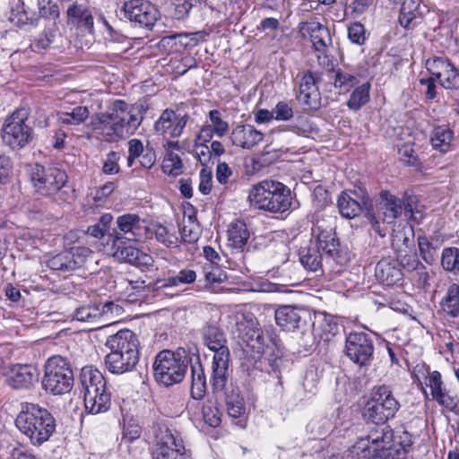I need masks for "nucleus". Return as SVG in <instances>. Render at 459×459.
<instances>
[{"mask_svg":"<svg viewBox=\"0 0 459 459\" xmlns=\"http://www.w3.org/2000/svg\"><path fill=\"white\" fill-rule=\"evenodd\" d=\"M112 241V255L120 262L129 263L137 266L151 265L152 258L140 251L134 241L126 240L123 236L110 235Z\"/></svg>","mask_w":459,"mask_h":459,"instance_id":"2eb2a0df","label":"nucleus"},{"mask_svg":"<svg viewBox=\"0 0 459 459\" xmlns=\"http://www.w3.org/2000/svg\"><path fill=\"white\" fill-rule=\"evenodd\" d=\"M441 264L445 270L459 273V248H445L442 252Z\"/></svg>","mask_w":459,"mask_h":459,"instance_id":"3c124183","label":"nucleus"},{"mask_svg":"<svg viewBox=\"0 0 459 459\" xmlns=\"http://www.w3.org/2000/svg\"><path fill=\"white\" fill-rule=\"evenodd\" d=\"M225 403L228 414L232 418H238L245 412V403L238 388L227 389Z\"/></svg>","mask_w":459,"mask_h":459,"instance_id":"79ce46f5","label":"nucleus"},{"mask_svg":"<svg viewBox=\"0 0 459 459\" xmlns=\"http://www.w3.org/2000/svg\"><path fill=\"white\" fill-rule=\"evenodd\" d=\"M91 254V249L86 247H73L50 257L47 265L52 270L73 271L82 266Z\"/></svg>","mask_w":459,"mask_h":459,"instance_id":"f3484780","label":"nucleus"},{"mask_svg":"<svg viewBox=\"0 0 459 459\" xmlns=\"http://www.w3.org/2000/svg\"><path fill=\"white\" fill-rule=\"evenodd\" d=\"M196 280V273L191 269H183L176 275L167 279L157 280L154 288L157 290H171L181 284H190Z\"/></svg>","mask_w":459,"mask_h":459,"instance_id":"c9c22d12","label":"nucleus"},{"mask_svg":"<svg viewBox=\"0 0 459 459\" xmlns=\"http://www.w3.org/2000/svg\"><path fill=\"white\" fill-rule=\"evenodd\" d=\"M418 246L422 259L431 264L437 256V250L426 236L418 237Z\"/></svg>","mask_w":459,"mask_h":459,"instance_id":"4d7b16f0","label":"nucleus"},{"mask_svg":"<svg viewBox=\"0 0 459 459\" xmlns=\"http://www.w3.org/2000/svg\"><path fill=\"white\" fill-rule=\"evenodd\" d=\"M297 99L305 110H317L320 108L321 95L312 73L301 78Z\"/></svg>","mask_w":459,"mask_h":459,"instance_id":"5701e85b","label":"nucleus"},{"mask_svg":"<svg viewBox=\"0 0 459 459\" xmlns=\"http://www.w3.org/2000/svg\"><path fill=\"white\" fill-rule=\"evenodd\" d=\"M74 318L77 321L86 322V323H101L100 321V312L98 308L97 304L95 305H87L78 307L74 311Z\"/></svg>","mask_w":459,"mask_h":459,"instance_id":"09e8293b","label":"nucleus"},{"mask_svg":"<svg viewBox=\"0 0 459 459\" xmlns=\"http://www.w3.org/2000/svg\"><path fill=\"white\" fill-rule=\"evenodd\" d=\"M209 36L206 30H199L190 34H179L164 37L160 41V48L167 51V55L180 54L187 46L189 40H204Z\"/></svg>","mask_w":459,"mask_h":459,"instance_id":"a878e982","label":"nucleus"},{"mask_svg":"<svg viewBox=\"0 0 459 459\" xmlns=\"http://www.w3.org/2000/svg\"><path fill=\"white\" fill-rule=\"evenodd\" d=\"M228 237L231 247L242 248L249 238V231L246 223L241 221L231 223L228 230Z\"/></svg>","mask_w":459,"mask_h":459,"instance_id":"37998d69","label":"nucleus"},{"mask_svg":"<svg viewBox=\"0 0 459 459\" xmlns=\"http://www.w3.org/2000/svg\"><path fill=\"white\" fill-rule=\"evenodd\" d=\"M117 230L112 235L123 236L126 240L136 241L142 235L141 219L136 214L127 213L117 219Z\"/></svg>","mask_w":459,"mask_h":459,"instance_id":"c85d7f7f","label":"nucleus"},{"mask_svg":"<svg viewBox=\"0 0 459 459\" xmlns=\"http://www.w3.org/2000/svg\"><path fill=\"white\" fill-rule=\"evenodd\" d=\"M204 277L208 283H221L227 279L226 273L221 268L212 264L204 266Z\"/></svg>","mask_w":459,"mask_h":459,"instance_id":"e2e57ef3","label":"nucleus"},{"mask_svg":"<svg viewBox=\"0 0 459 459\" xmlns=\"http://www.w3.org/2000/svg\"><path fill=\"white\" fill-rule=\"evenodd\" d=\"M209 117L212 122V129L214 134L219 137H222L228 131L229 126L226 121L221 117V114L217 109H212L209 112Z\"/></svg>","mask_w":459,"mask_h":459,"instance_id":"680f3d73","label":"nucleus"},{"mask_svg":"<svg viewBox=\"0 0 459 459\" xmlns=\"http://www.w3.org/2000/svg\"><path fill=\"white\" fill-rule=\"evenodd\" d=\"M264 138V134L250 125L238 126L230 134V140L234 145L251 149Z\"/></svg>","mask_w":459,"mask_h":459,"instance_id":"7c9ffc66","label":"nucleus"},{"mask_svg":"<svg viewBox=\"0 0 459 459\" xmlns=\"http://www.w3.org/2000/svg\"><path fill=\"white\" fill-rule=\"evenodd\" d=\"M273 109L274 119L281 121L290 120L293 117V108L292 107L285 102L280 101L276 104Z\"/></svg>","mask_w":459,"mask_h":459,"instance_id":"338daca9","label":"nucleus"},{"mask_svg":"<svg viewBox=\"0 0 459 459\" xmlns=\"http://www.w3.org/2000/svg\"><path fill=\"white\" fill-rule=\"evenodd\" d=\"M248 200L251 206L270 212H284L291 205L290 188L274 180H263L254 185Z\"/></svg>","mask_w":459,"mask_h":459,"instance_id":"0eeeda50","label":"nucleus"},{"mask_svg":"<svg viewBox=\"0 0 459 459\" xmlns=\"http://www.w3.org/2000/svg\"><path fill=\"white\" fill-rule=\"evenodd\" d=\"M66 13L69 21L76 24L79 30L87 33L88 39L84 46L89 48L93 34V17L91 12L85 4L74 3L68 7Z\"/></svg>","mask_w":459,"mask_h":459,"instance_id":"b1692460","label":"nucleus"},{"mask_svg":"<svg viewBox=\"0 0 459 459\" xmlns=\"http://www.w3.org/2000/svg\"><path fill=\"white\" fill-rule=\"evenodd\" d=\"M374 343L371 336L364 332H351L346 337L345 354L355 364L367 367L371 363Z\"/></svg>","mask_w":459,"mask_h":459,"instance_id":"ddd939ff","label":"nucleus"},{"mask_svg":"<svg viewBox=\"0 0 459 459\" xmlns=\"http://www.w3.org/2000/svg\"><path fill=\"white\" fill-rule=\"evenodd\" d=\"M430 143L433 149L446 153L450 151L454 143V132L447 126H435L431 132Z\"/></svg>","mask_w":459,"mask_h":459,"instance_id":"f704fd0d","label":"nucleus"},{"mask_svg":"<svg viewBox=\"0 0 459 459\" xmlns=\"http://www.w3.org/2000/svg\"><path fill=\"white\" fill-rule=\"evenodd\" d=\"M196 65L195 59H169L164 64L165 71L179 76Z\"/></svg>","mask_w":459,"mask_h":459,"instance_id":"5fc2aeb1","label":"nucleus"},{"mask_svg":"<svg viewBox=\"0 0 459 459\" xmlns=\"http://www.w3.org/2000/svg\"><path fill=\"white\" fill-rule=\"evenodd\" d=\"M188 119V115L177 113L167 108L162 111L159 119L155 122L154 130L158 134L164 137L177 138L182 134Z\"/></svg>","mask_w":459,"mask_h":459,"instance_id":"a211bd4d","label":"nucleus"},{"mask_svg":"<svg viewBox=\"0 0 459 459\" xmlns=\"http://www.w3.org/2000/svg\"><path fill=\"white\" fill-rule=\"evenodd\" d=\"M441 307L450 316H459V286L457 284L449 286L446 296L441 301Z\"/></svg>","mask_w":459,"mask_h":459,"instance_id":"c03bdc74","label":"nucleus"},{"mask_svg":"<svg viewBox=\"0 0 459 459\" xmlns=\"http://www.w3.org/2000/svg\"><path fill=\"white\" fill-rule=\"evenodd\" d=\"M299 32L303 37L309 36L312 44L321 37L328 39V29L318 22H304L299 24Z\"/></svg>","mask_w":459,"mask_h":459,"instance_id":"49530a36","label":"nucleus"},{"mask_svg":"<svg viewBox=\"0 0 459 459\" xmlns=\"http://www.w3.org/2000/svg\"><path fill=\"white\" fill-rule=\"evenodd\" d=\"M28 116L26 109H17L5 119L3 125V143L13 150L23 148L33 138V130L27 124Z\"/></svg>","mask_w":459,"mask_h":459,"instance_id":"9b49d317","label":"nucleus"},{"mask_svg":"<svg viewBox=\"0 0 459 459\" xmlns=\"http://www.w3.org/2000/svg\"><path fill=\"white\" fill-rule=\"evenodd\" d=\"M80 382L84 394L98 392L107 386V382L102 373L93 367H83L80 373Z\"/></svg>","mask_w":459,"mask_h":459,"instance_id":"72a5a7b5","label":"nucleus"},{"mask_svg":"<svg viewBox=\"0 0 459 459\" xmlns=\"http://www.w3.org/2000/svg\"><path fill=\"white\" fill-rule=\"evenodd\" d=\"M15 424L35 446L48 441L56 429V420L52 414L47 409L30 403L21 404Z\"/></svg>","mask_w":459,"mask_h":459,"instance_id":"20e7f679","label":"nucleus"},{"mask_svg":"<svg viewBox=\"0 0 459 459\" xmlns=\"http://www.w3.org/2000/svg\"><path fill=\"white\" fill-rule=\"evenodd\" d=\"M403 212L408 219L416 223H420L424 218L422 212L417 209L416 196L408 192L403 195Z\"/></svg>","mask_w":459,"mask_h":459,"instance_id":"8fccbe9b","label":"nucleus"},{"mask_svg":"<svg viewBox=\"0 0 459 459\" xmlns=\"http://www.w3.org/2000/svg\"><path fill=\"white\" fill-rule=\"evenodd\" d=\"M98 308L100 312V321L113 322L117 317L122 316L124 310L121 306L114 303L113 301H107L105 303L97 304Z\"/></svg>","mask_w":459,"mask_h":459,"instance_id":"864d4df0","label":"nucleus"},{"mask_svg":"<svg viewBox=\"0 0 459 459\" xmlns=\"http://www.w3.org/2000/svg\"><path fill=\"white\" fill-rule=\"evenodd\" d=\"M185 446L180 437L166 429L158 437L153 451V459H184Z\"/></svg>","mask_w":459,"mask_h":459,"instance_id":"aec40b11","label":"nucleus"},{"mask_svg":"<svg viewBox=\"0 0 459 459\" xmlns=\"http://www.w3.org/2000/svg\"><path fill=\"white\" fill-rule=\"evenodd\" d=\"M313 232L316 234V248L325 255V268L333 273H340L350 258L347 252L340 248L334 230L316 226Z\"/></svg>","mask_w":459,"mask_h":459,"instance_id":"9d476101","label":"nucleus"},{"mask_svg":"<svg viewBox=\"0 0 459 459\" xmlns=\"http://www.w3.org/2000/svg\"><path fill=\"white\" fill-rule=\"evenodd\" d=\"M299 261L306 269L311 272L325 270L323 264V261H325V255L324 254H321L319 249L316 247L303 249L299 254Z\"/></svg>","mask_w":459,"mask_h":459,"instance_id":"a19ab883","label":"nucleus"},{"mask_svg":"<svg viewBox=\"0 0 459 459\" xmlns=\"http://www.w3.org/2000/svg\"><path fill=\"white\" fill-rule=\"evenodd\" d=\"M30 178L41 195H51L57 193L66 183V173L58 168H48L34 164L30 169Z\"/></svg>","mask_w":459,"mask_h":459,"instance_id":"f8f14e48","label":"nucleus"},{"mask_svg":"<svg viewBox=\"0 0 459 459\" xmlns=\"http://www.w3.org/2000/svg\"><path fill=\"white\" fill-rule=\"evenodd\" d=\"M41 384L53 395L69 393L74 385V373L68 359L59 355L50 357L45 364Z\"/></svg>","mask_w":459,"mask_h":459,"instance_id":"6e6552de","label":"nucleus"},{"mask_svg":"<svg viewBox=\"0 0 459 459\" xmlns=\"http://www.w3.org/2000/svg\"><path fill=\"white\" fill-rule=\"evenodd\" d=\"M370 82H367L360 86H358L351 92L347 106L351 110H359L362 106L367 104L369 100Z\"/></svg>","mask_w":459,"mask_h":459,"instance_id":"a18cd8bd","label":"nucleus"},{"mask_svg":"<svg viewBox=\"0 0 459 459\" xmlns=\"http://www.w3.org/2000/svg\"><path fill=\"white\" fill-rule=\"evenodd\" d=\"M195 344L178 347L175 351L163 350L156 356L152 365L155 379L169 386L180 383L185 376L192 358L196 354Z\"/></svg>","mask_w":459,"mask_h":459,"instance_id":"f03ea898","label":"nucleus"},{"mask_svg":"<svg viewBox=\"0 0 459 459\" xmlns=\"http://www.w3.org/2000/svg\"><path fill=\"white\" fill-rule=\"evenodd\" d=\"M39 376V369L31 364H12L6 380L13 389H29L38 382Z\"/></svg>","mask_w":459,"mask_h":459,"instance_id":"412c9836","label":"nucleus"},{"mask_svg":"<svg viewBox=\"0 0 459 459\" xmlns=\"http://www.w3.org/2000/svg\"><path fill=\"white\" fill-rule=\"evenodd\" d=\"M119 286L124 290V292L128 296L143 290L145 287V281L142 280H129L123 279L119 282Z\"/></svg>","mask_w":459,"mask_h":459,"instance_id":"774afa93","label":"nucleus"},{"mask_svg":"<svg viewBox=\"0 0 459 459\" xmlns=\"http://www.w3.org/2000/svg\"><path fill=\"white\" fill-rule=\"evenodd\" d=\"M404 453V449L400 443L393 444V446H385V448L367 449L365 453H360V457L364 459H400Z\"/></svg>","mask_w":459,"mask_h":459,"instance_id":"58836bf2","label":"nucleus"},{"mask_svg":"<svg viewBox=\"0 0 459 459\" xmlns=\"http://www.w3.org/2000/svg\"><path fill=\"white\" fill-rule=\"evenodd\" d=\"M426 67L445 88H459V72L449 59H427Z\"/></svg>","mask_w":459,"mask_h":459,"instance_id":"4be33fe9","label":"nucleus"},{"mask_svg":"<svg viewBox=\"0 0 459 459\" xmlns=\"http://www.w3.org/2000/svg\"><path fill=\"white\" fill-rule=\"evenodd\" d=\"M308 313L293 306H282L275 311L276 324L285 331H294L305 323Z\"/></svg>","mask_w":459,"mask_h":459,"instance_id":"393cba45","label":"nucleus"},{"mask_svg":"<svg viewBox=\"0 0 459 459\" xmlns=\"http://www.w3.org/2000/svg\"><path fill=\"white\" fill-rule=\"evenodd\" d=\"M142 121L139 112L127 111V104L124 100H115L107 111L94 117L92 126L101 141L117 143L133 134Z\"/></svg>","mask_w":459,"mask_h":459,"instance_id":"f257e3e1","label":"nucleus"},{"mask_svg":"<svg viewBox=\"0 0 459 459\" xmlns=\"http://www.w3.org/2000/svg\"><path fill=\"white\" fill-rule=\"evenodd\" d=\"M156 239L168 247H176L178 238L175 234L170 233L168 229L162 225H158L154 230Z\"/></svg>","mask_w":459,"mask_h":459,"instance_id":"bf43d9fd","label":"nucleus"},{"mask_svg":"<svg viewBox=\"0 0 459 459\" xmlns=\"http://www.w3.org/2000/svg\"><path fill=\"white\" fill-rule=\"evenodd\" d=\"M422 13L420 0H405L401 7L399 22L402 26L409 27L411 24L417 23V20Z\"/></svg>","mask_w":459,"mask_h":459,"instance_id":"4c0bfd02","label":"nucleus"},{"mask_svg":"<svg viewBox=\"0 0 459 459\" xmlns=\"http://www.w3.org/2000/svg\"><path fill=\"white\" fill-rule=\"evenodd\" d=\"M399 408L400 403L388 385L375 386L366 404L364 417L376 424H385L395 416Z\"/></svg>","mask_w":459,"mask_h":459,"instance_id":"1a4fd4ad","label":"nucleus"},{"mask_svg":"<svg viewBox=\"0 0 459 459\" xmlns=\"http://www.w3.org/2000/svg\"><path fill=\"white\" fill-rule=\"evenodd\" d=\"M235 321L238 337L251 350L268 357L270 360L271 358L277 359L282 356L279 340L269 333H264L251 314L238 313L235 315Z\"/></svg>","mask_w":459,"mask_h":459,"instance_id":"39448f33","label":"nucleus"},{"mask_svg":"<svg viewBox=\"0 0 459 459\" xmlns=\"http://www.w3.org/2000/svg\"><path fill=\"white\" fill-rule=\"evenodd\" d=\"M89 109L87 107L78 106L71 112L62 113L59 117V120L63 124L67 125H79L82 123L89 117Z\"/></svg>","mask_w":459,"mask_h":459,"instance_id":"603ef678","label":"nucleus"},{"mask_svg":"<svg viewBox=\"0 0 459 459\" xmlns=\"http://www.w3.org/2000/svg\"><path fill=\"white\" fill-rule=\"evenodd\" d=\"M110 352L105 358L108 369L113 374L132 371L139 360V342L135 333L124 329L110 335L106 342Z\"/></svg>","mask_w":459,"mask_h":459,"instance_id":"7ed1b4c3","label":"nucleus"},{"mask_svg":"<svg viewBox=\"0 0 459 459\" xmlns=\"http://www.w3.org/2000/svg\"><path fill=\"white\" fill-rule=\"evenodd\" d=\"M125 18L134 26L151 30L160 17L158 9L146 0H128L124 3Z\"/></svg>","mask_w":459,"mask_h":459,"instance_id":"4468645a","label":"nucleus"},{"mask_svg":"<svg viewBox=\"0 0 459 459\" xmlns=\"http://www.w3.org/2000/svg\"><path fill=\"white\" fill-rule=\"evenodd\" d=\"M348 37L353 43L363 44L366 39L364 26L359 22L351 23L348 27Z\"/></svg>","mask_w":459,"mask_h":459,"instance_id":"0e129e2a","label":"nucleus"},{"mask_svg":"<svg viewBox=\"0 0 459 459\" xmlns=\"http://www.w3.org/2000/svg\"><path fill=\"white\" fill-rule=\"evenodd\" d=\"M174 13L176 19L181 20L188 15L191 10H201L206 3L203 0H174Z\"/></svg>","mask_w":459,"mask_h":459,"instance_id":"de8ad7c7","label":"nucleus"},{"mask_svg":"<svg viewBox=\"0 0 459 459\" xmlns=\"http://www.w3.org/2000/svg\"><path fill=\"white\" fill-rule=\"evenodd\" d=\"M86 411L92 414L106 412L111 405V393L108 387L83 395Z\"/></svg>","mask_w":459,"mask_h":459,"instance_id":"473e14b6","label":"nucleus"},{"mask_svg":"<svg viewBox=\"0 0 459 459\" xmlns=\"http://www.w3.org/2000/svg\"><path fill=\"white\" fill-rule=\"evenodd\" d=\"M398 266L406 273H411L413 271H417L420 274V280L423 283L427 281L428 273L425 271V267L419 261L415 253H406V254H399L398 259Z\"/></svg>","mask_w":459,"mask_h":459,"instance_id":"ea45409f","label":"nucleus"},{"mask_svg":"<svg viewBox=\"0 0 459 459\" xmlns=\"http://www.w3.org/2000/svg\"><path fill=\"white\" fill-rule=\"evenodd\" d=\"M425 384L429 387L433 399L439 404L450 410L456 405L455 399L446 392L438 371L431 372L426 377Z\"/></svg>","mask_w":459,"mask_h":459,"instance_id":"2f4dec72","label":"nucleus"},{"mask_svg":"<svg viewBox=\"0 0 459 459\" xmlns=\"http://www.w3.org/2000/svg\"><path fill=\"white\" fill-rule=\"evenodd\" d=\"M37 4L40 17L53 20L58 18V5L53 0H38Z\"/></svg>","mask_w":459,"mask_h":459,"instance_id":"13d9d810","label":"nucleus"},{"mask_svg":"<svg viewBox=\"0 0 459 459\" xmlns=\"http://www.w3.org/2000/svg\"><path fill=\"white\" fill-rule=\"evenodd\" d=\"M204 344L214 351L212 363L211 383L215 392L225 388L229 377L230 351L223 332L215 325L203 330Z\"/></svg>","mask_w":459,"mask_h":459,"instance_id":"423d86ee","label":"nucleus"},{"mask_svg":"<svg viewBox=\"0 0 459 459\" xmlns=\"http://www.w3.org/2000/svg\"><path fill=\"white\" fill-rule=\"evenodd\" d=\"M379 209L382 211V220L385 223H393L401 216L403 211V199L401 200L387 190L379 193Z\"/></svg>","mask_w":459,"mask_h":459,"instance_id":"cd10ccee","label":"nucleus"},{"mask_svg":"<svg viewBox=\"0 0 459 459\" xmlns=\"http://www.w3.org/2000/svg\"><path fill=\"white\" fill-rule=\"evenodd\" d=\"M373 427L368 433L365 437H359L355 445L352 446L351 453L355 454L357 456L360 455V453H365L367 449L372 448H385V446H393V444H396L393 439L394 433L389 426H384L381 424L380 426Z\"/></svg>","mask_w":459,"mask_h":459,"instance_id":"dca6fc26","label":"nucleus"},{"mask_svg":"<svg viewBox=\"0 0 459 459\" xmlns=\"http://www.w3.org/2000/svg\"><path fill=\"white\" fill-rule=\"evenodd\" d=\"M181 238L185 243L194 244L199 239V230L194 222L185 224L180 230Z\"/></svg>","mask_w":459,"mask_h":459,"instance_id":"69168bd1","label":"nucleus"},{"mask_svg":"<svg viewBox=\"0 0 459 459\" xmlns=\"http://www.w3.org/2000/svg\"><path fill=\"white\" fill-rule=\"evenodd\" d=\"M371 206L368 195L360 190L343 191L338 196L337 207L340 214L347 219H352L359 216L363 209Z\"/></svg>","mask_w":459,"mask_h":459,"instance_id":"6ab92c4d","label":"nucleus"},{"mask_svg":"<svg viewBox=\"0 0 459 459\" xmlns=\"http://www.w3.org/2000/svg\"><path fill=\"white\" fill-rule=\"evenodd\" d=\"M188 366L191 368V396L195 400H202L206 394L207 383L204 369L200 362L198 348Z\"/></svg>","mask_w":459,"mask_h":459,"instance_id":"bb28decb","label":"nucleus"},{"mask_svg":"<svg viewBox=\"0 0 459 459\" xmlns=\"http://www.w3.org/2000/svg\"><path fill=\"white\" fill-rule=\"evenodd\" d=\"M325 65L329 73L330 79L333 80V85L339 93H346L356 85V77L348 73L342 72L340 69L335 70L332 60L327 59V64Z\"/></svg>","mask_w":459,"mask_h":459,"instance_id":"e433bc0d","label":"nucleus"},{"mask_svg":"<svg viewBox=\"0 0 459 459\" xmlns=\"http://www.w3.org/2000/svg\"><path fill=\"white\" fill-rule=\"evenodd\" d=\"M375 275L383 284L391 286L402 280L403 273L396 260L384 258L377 264Z\"/></svg>","mask_w":459,"mask_h":459,"instance_id":"c756f323","label":"nucleus"},{"mask_svg":"<svg viewBox=\"0 0 459 459\" xmlns=\"http://www.w3.org/2000/svg\"><path fill=\"white\" fill-rule=\"evenodd\" d=\"M183 163L179 156L169 152L163 160L162 170L165 174L178 176L181 174Z\"/></svg>","mask_w":459,"mask_h":459,"instance_id":"6e6d98bb","label":"nucleus"},{"mask_svg":"<svg viewBox=\"0 0 459 459\" xmlns=\"http://www.w3.org/2000/svg\"><path fill=\"white\" fill-rule=\"evenodd\" d=\"M141 433L142 429L135 420H124L123 439L127 440L128 442H132L134 439L139 438Z\"/></svg>","mask_w":459,"mask_h":459,"instance_id":"052dcab7","label":"nucleus"}]
</instances>
